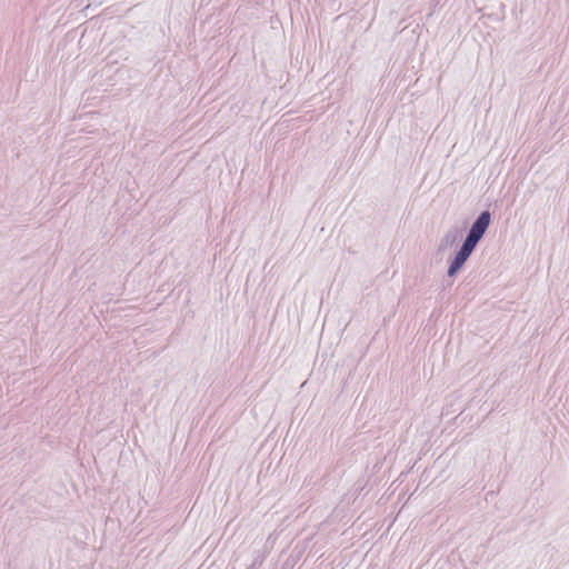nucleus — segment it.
<instances>
[{"instance_id": "1", "label": "nucleus", "mask_w": 569, "mask_h": 569, "mask_svg": "<svg viewBox=\"0 0 569 569\" xmlns=\"http://www.w3.org/2000/svg\"><path fill=\"white\" fill-rule=\"evenodd\" d=\"M491 223V212L489 210L481 211L475 221L471 223L463 242L469 246L477 248L478 243L481 241L483 236L486 234L489 226Z\"/></svg>"}, {"instance_id": "2", "label": "nucleus", "mask_w": 569, "mask_h": 569, "mask_svg": "<svg viewBox=\"0 0 569 569\" xmlns=\"http://www.w3.org/2000/svg\"><path fill=\"white\" fill-rule=\"evenodd\" d=\"M475 250L476 249L473 247L462 241L461 246L455 250L453 254L450 256L447 260V276L449 278L456 277L462 270L463 266Z\"/></svg>"}, {"instance_id": "3", "label": "nucleus", "mask_w": 569, "mask_h": 569, "mask_svg": "<svg viewBox=\"0 0 569 569\" xmlns=\"http://www.w3.org/2000/svg\"><path fill=\"white\" fill-rule=\"evenodd\" d=\"M467 222L462 227H453L446 232V234L441 238L438 250L445 251L451 247H453L459 239H461L462 233L465 231Z\"/></svg>"}]
</instances>
